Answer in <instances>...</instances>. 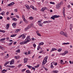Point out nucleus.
<instances>
[{
	"mask_svg": "<svg viewBox=\"0 0 73 73\" xmlns=\"http://www.w3.org/2000/svg\"><path fill=\"white\" fill-rule=\"evenodd\" d=\"M16 16L18 18V19H19V15H16Z\"/></svg>",
	"mask_w": 73,
	"mask_h": 73,
	"instance_id": "603ef678",
	"label": "nucleus"
},
{
	"mask_svg": "<svg viewBox=\"0 0 73 73\" xmlns=\"http://www.w3.org/2000/svg\"><path fill=\"white\" fill-rule=\"evenodd\" d=\"M10 18L9 17H8L7 18V20H10Z\"/></svg>",
	"mask_w": 73,
	"mask_h": 73,
	"instance_id": "0e129e2a",
	"label": "nucleus"
},
{
	"mask_svg": "<svg viewBox=\"0 0 73 73\" xmlns=\"http://www.w3.org/2000/svg\"><path fill=\"white\" fill-rule=\"evenodd\" d=\"M25 6L27 9H30V8H29V7L28 5H25Z\"/></svg>",
	"mask_w": 73,
	"mask_h": 73,
	"instance_id": "2eb2a0df",
	"label": "nucleus"
},
{
	"mask_svg": "<svg viewBox=\"0 0 73 73\" xmlns=\"http://www.w3.org/2000/svg\"><path fill=\"white\" fill-rule=\"evenodd\" d=\"M30 72V71H29L28 70H27L26 71V72H27L28 73H29Z\"/></svg>",
	"mask_w": 73,
	"mask_h": 73,
	"instance_id": "de8ad7c7",
	"label": "nucleus"
},
{
	"mask_svg": "<svg viewBox=\"0 0 73 73\" xmlns=\"http://www.w3.org/2000/svg\"><path fill=\"white\" fill-rule=\"evenodd\" d=\"M14 4H15V3L14 2H13L12 3H11L10 4H9L8 5V6L10 7V6H11L12 5H13Z\"/></svg>",
	"mask_w": 73,
	"mask_h": 73,
	"instance_id": "1a4fd4ad",
	"label": "nucleus"
},
{
	"mask_svg": "<svg viewBox=\"0 0 73 73\" xmlns=\"http://www.w3.org/2000/svg\"><path fill=\"white\" fill-rule=\"evenodd\" d=\"M28 58H25L24 59V63L26 64V63L27 62V61H28Z\"/></svg>",
	"mask_w": 73,
	"mask_h": 73,
	"instance_id": "20e7f679",
	"label": "nucleus"
},
{
	"mask_svg": "<svg viewBox=\"0 0 73 73\" xmlns=\"http://www.w3.org/2000/svg\"><path fill=\"white\" fill-rule=\"evenodd\" d=\"M14 58H16V59H18L19 58V56H15Z\"/></svg>",
	"mask_w": 73,
	"mask_h": 73,
	"instance_id": "c756f323",
	"label": "nucleus"
},
{
	"mask_svg": "<svg viewBox=\"0 0 73 73\" xmlns=\"http://www.w3.org/2000/svg\"><path fill=\"white\" fill-rule=\"evenodd\" d=\"M32 40H33V41H35V40H36V39H35L33 37L32 38Z\"/></svg>",
	"mask_w": 73,
	"mask_h": 73,
	"instance_id": "49530a36",
	"label": "nucleus"
},
{
	"mask_svg": "<svg viewBox=\"0 0 73 73\" xmlns=\"http://www.w3.org/2000/svg\"><path fill=\"white\" fill-rule=\"evenodd\" d=\"M9 24H7V26H6V28L7 29H8L9 28Z\"/></svg>",
	"mask_w": 73,
	"mask_h": 73,
	"instance_id": "412c9836",
	"label": "nucleus"
},
{
	"mask_svg": "<svg viewBox=\"0 0 73 73\" xmlns=\"http://www.w3.org/2000/svg\"><path fill=\"white\" fill-rule=\"evenodd\" d=\"M3 19V17L1 16L0 17V19Z\"/></svg>",
	"mask_w": 73,
	"mask_h": 73,
	"instance_id": "338daca9",
	"label": "nucleus"
},
{
	"mask_svg": "<svg viewBox=\"0 0 73 73\" xmlns=\"http://www.w3.org/2000/svg\"><path fill=\"white\" fill-rule=\"evenodd\" d=\"M0 69L2 70V66L1 65H0Z\"/></svg>",
	"mask_w": 73,
	"mask_h": 73,
	"instance_id": "3c124183",
	"label": "nucleus"
},
{
	"mask_svg": "<svg viewBox=\"0 0 73 73\" xmlns=\"http://www.w3.org/2000/svg\"><path fill=\"white\" fill-rule=\"evenodd\" d=\"M56 49L54 48H53L51 50L50 52H53V50H56Z\"/></svg>",
	"mask_w": 73,
	"mask_h": 73,
	"instance_id": "5701e85b",
	"label": "nucleus"
},
{
	"mask_svg": "<svg viewBox=\"0 0 73 73\" xmlns=\"http://www.w3.org/2000/svg\"><path fill=\"white\" fill-rule=\"evenodd\" d=\"M1 31V32H3V33H5V31L2 30Z\"/></svg>",
	"mask_w": 73,
	"mask_h": 73,
	"instance_id": "13d9d810",
	"label": "nucleus"
},
{
	"mask_svg": "<svg viewBox=\"0 0 73 73\" xmlns=\"http://www.w3.org/2000/svg\"><path fill=\"white\" fill-rule=\"evenodd\" d=\"M68 53V51L66 50L65 52L64 53H63L62 54V55L63 56L64 55H65V54H67Z\"/></svg>",
	"mask_w": 73,
	"mask_h": 73,
	"instance_id": "ddd939ff",
	"label": "nucleus"
},
{
	"mask_svg": "<svg viewBox=\"0 0 73 73\" xmlns=\"http://www.w3.org/2000/svg\"><path fill=\"white\" fill-rule=\"evenodd\" d=\"M50 67H51V68H52V69H53V68H54L53 66V65H51Z\"/></svg>",
	"mask_w": 73,
	"mask_h": 73,
	"instance_id": "79ce46f5",
	"label": "nucleus"
},
{
	"mask_svg": "<svg viewBox=\"0 0 73 73\" xmlns=\"http://www.w3.org/2000/svg\"><path fill=\"white\" fill-rule=\"evenodd\" d=\"M5 40V38H2L0 39V41H1V42H3V41H4Z\"/></svg>",
	"mask_w": 73,
	"mask_h": 73,
	"instance_id": "6ab92c4d",
	"label": "nucleus"
},
{
	"mask_svg": "<svg viewBox=\"0 0 73 73\" xmlns=\"http://www.w3.org/2000/svg\"><path fill=\"white\" fill-rule=\"evenodd\" d=\"M36 45L35 44H33V46L34 47V48H36Z\"/></svg>",
	"mask_w": 73,
	"mask_h": 73,
	"instance_id": "a18cd8bd",
	"label": "nucleus"
},
{
	"mask_svg": "<svg viewBox=\"0 0 73 73\" xmlns=\"http://www.w3.org/2000/svg\"><path fill=\"white\" fill-rule=\"evenodd\" d=\"M69 62L70 64H73V62H71V61H69Z\"/></svg>",
	"mask_w": 73,
	"mask_h": 73,
	"instance_id": "58836bf2",
	"label": "nucleus"
},
{
	"mask_svg": "<svg viewBox=\"0 0 73 73\" xmlns=\"http://www.w3.org/2000/svg\"><path fill=\"white\" fill-rule=\"evenodd\" d=\"M40 48V46L38 45V48H37V50H39V49Z\"/></svg>",
	"mask_w": 73,
	"mask_h": 73,
	"instance_id": "ea45409f",
	"label": "nucleus"
},
{
	"mask_svg": "<svg viewBox=\"0 0 73 73\" xmlns=\"http://www.w3.org/2000/svg\"><path fill=\"white\" fill-rule=\"evenodd\" d=\"M33 24H31V25H28V26L27 27V28H28V29H30V28H31V25H32Z\"/></svg>",
	"mask_w": 73,
	"mask_h": 73,
	"instance_id": "dca6fc26",
	"label": "nucleus"
},
{
	"mask_svg": "<svg viewBox=\"0 0 73 73\" xmlns=\"http://www.w3.org/2000/svg\"><path fill=\"white\" fill-rule=\"evenodd\" d=\"M2 73H5L4 71H3V70L2 71Z\"/></svg>",
	"mask_w": 73,
	"mask_h": 73,
	"instance_id": "774afa93",
	"label": "nucleus"
},
{
	"mask_svg": "<svg viewBox=\"0 0 73 73\" xmlns=\"http://www.w3.org/2000/svg\"><path fill=\"white\" fill-rule=\"evenodd\" d=\"M59 5H62V4H63V2L62 1H61L60 2V3H59Z\"/></svg>",
	"mask_w": 73,
	"mask_h": 73,
	"instance_id": "473e14b6",
	"label": "nucleus"
},
{
	"mask_svg": "<svg viewBox=\"0 0 73 73\" xmlns=\"http://www.w3.org/2000/svg\"><path fill=\"white\" fill-rule=\"evenodd\" d=\"M26 70V68H25L24 69H23L22 70V72H24V71H25V70Z\"/></svg>",
	"mask_w": 73,
	"mask_h": 73,
	"instance_id": "c03bdc74",
	"label": "nucleus"
},
{
	"mask_svg": "<svg viewBox=\"0 0 73 73\" xmlns=\"http://www.w3.org/2000/svg\"><path fill=\"white\" fill-rule=\"evenodd\" d=\"M55 63V62H52L51 64V65H53L54 64V63Z\"/></svg>",
	"mask_w": 73,
	"mask_h": 73,
	"instance_id": "f704fd0d",
	"label": "nucleus"
},
{
	"mask_svg": "<svg viewBox=\"0 0 73 73\" xmlns=\"http://www.w3.org/2000/svg\"><path fill=\"white\" fill-rule=\"evenodd\" d=\"M27 42L25 41L24 42H21L20 43V44H21V45H24V44H27Z\"/></svg>",
	"mask_w": 73,
	"mask_h": 73,
	"instance_id": "0eeeda50",
	"label": "nucleus"
},
{
	"mask_svg": "<svg viewBox=\"0 0 73 73\" xmlns=\"http://www.w3.org/2000/svg\"><path fill=\"white\" fill-rule=\"evenodd\" d=\"M16 43H17V41H15V42H14V45H15V44H16Z\"/></svg>",
	"mask_w": 73,
	"mask_h": 73,
	"instance_id": "052dcab7",
	"label": "nucleus"
},
{
	"mask_svg": "<svg viewBox=\"0 0 73 73\" xmlns=\"http://www.w3.org/2000/svg\"><path fill=\"white\" fill-rule=\"evenodd\" d=\"M22 18L23 19L24 21H25V22L27 23V20H25V17H24V15H22Z\"/></svg>",
	"mask_w": 73,
	"mask_h": 73,
	"instance_id": "9b49d317",
	"label": "nucleus"
},
{
	"mask_svg": "<svg viewBox=\"0 0 73 73\" xmlns=\"http://www.w3.org/2000/svg\"><path fill=\"white\" fill-rule=\"evenodd\" d=\"M51 22H52V21H47V23H51Z\"/></svg>",
	"mask_w": 73,
	"mask_h": 73,
	"instance_id": "e433bc0d",
	"label": "nucleus"
},
{
	"mask_svg": "<svg viewBox=\"0 0 73 73\" xmlns=\"http://www.w3.org/2000/svg\"><path fill=\"white\" fill-rule=\"evenodd\" d=\"M12 20H13L14 21H17V19L16 18H13L12 19Z\"/></svg>",
	"mask_w": 73,
	"mask_h": 73,
	"instance_id": "c85d7f7f",
	"label": "nucleus"
},
{
	"mask_svg": "<svg viewBox=\"0 0 73 73\" xmlns=\"http://www.w3.org/2000/svg\"><path fill=\"white\" fill-rule=\"evenodd\" d=\"M12 44H13V43L12 42H11L9 43V46H11V45H12Z\"/></svg>",
	"mask_w": 73,
	"mask_h": 73,
	"instance_id": "c9c22d12",
	"label": "nucleus"
},
{
	"mask_svg": "<svg viewBox=\"0 0 73 73\" xmlns=\"http://www.w3.org/2000/svg\"><path fill=\"white\" fill-rule=\"evenodd\" d=\"M15 66H11V68H15Z\"/></svg>",
	"mask_w": 73,
	"mask_h": 73,
	"instance_id": "8fccbe9b",
	"label": "nucleus"
},
{
	"mask_svg": "<svg viewBox=\"0 0 73 73\" xmlns=\"http://www.w3.org/2000/svg\"><path fill=\"white\" fill-rule=\"evenodd\" d=\"M43 25V23H39L38 24V25H40V27H42V25Z\"/></svg>",
	"mask_w": 73,
	"mask_h": 73,
	"instance_id": "393cba45",
	"label": "nucleus"
},
{
	"mask_svg": "<svg viewBox=\"0 0 73 73\" xmlns=\"http://www.w3.org/2000/svg\"><path fill=\"white\" fill-rule=\"evenodd\" d=\"M21 65H22V64H19V65L18 66V67H19H19H20V66H21Z\"/></svg>",
	"mask_w": 73,
	"mask_h": 73,
	"instance_id": "5fc2aeb1",
	"label": "nucleus"
},
{
	"mask_svg": "<svg viewBox=\"0 0 73 73\" xmlns=\"http://www.w3.org/2000/svg\"><path fill=\"white\" fill-rule=\"evenodd\" d=\"M29 19L31 20H32V19H33V17H29Z\"/></svg>",
	"mask_w": 73,
	"mask_h": 73,
	"instance_id": "72a5a7b5",
	"label": "nucleus"
},
{
	"mask_svg": "<svg viewBox=\"0 0 73 73\" xmlns=\"http://www.w3.org/2000/svg\"><path fill=\"white\" fill-rule=\"evenodd\" d=\"M9 12H7L6 13L7 15H8V14H9Z\"/></svg>",
	"mask_w": 73,
	"mask_h": 73,
	"instance_id": "e2e57ef3",
	"label": "nucleus"
},
{
	"mask_svg": "<svg viewBox=\"0 0 73 73\" xmlns=\"http://www.w3.org/2000/svg\"><path fill=\"white\" fill-rule=\"evenodd\" d=\"M44 44V43L43 42H41L38 45L39 46H40V45H43Z\"/></svg>",
	"mask_w": 73,
	"mask_h": 73,
	"instance_id": "f3484780",
	"label": "nucleus"
},
{
	"mask_svg": "<svg viewBox=\"0 0 73 73\" xmlns=\"http://www.w3.org/2000/svg\"><path fill=\"white\" fill-rule=\"evenodd\" d=\"M60 35H63V36H66V37H67V34H65V33L63 31L60 32Z\"/></svg>",
	"mask_w": 73,
	"mask_h": 73,
	"instance_id": "f03ea898",
	"label": "nucleus"
},
{
	"mask_svg": "<svg viewBox=\"0 0 73 73\" xmlns=\"http://www.w3.org/2000/svg\"><path fill=\"white\" fill-rule=\"evenodd\" d=\"M26 40H27L26 41H25L26 42H29L30 41H31V39H30V38H29V37H27V38L26 39Z\"/></svg>",
	"mask_w": 73,
	"mask_h": 73,
	"instance_id": "7ed1b4c3",
	"label": "nucleus"
},
{
	"mask_svg": "<svg viewBox=\"0 0 73 73\" xmlns=\"http://www.w3.org/2000/svg\"><path fill=\"white\" fill-rule=\"evenodd\" d=\"M28 29H28V28L27 27L26 28H25V31H27V30H28Z\"/></svg>",
	"mask_w": 73,
	"mask_h": 73,
	"instance_id": "2f4dec72",
	"label": "nucleus"
},
{
	"mask_svg": "<svg viewBox=\"0 0 73 73\" xmlns=\"http://www.w3.org/2000/svg\"><path fill=\"white\" fill-rule=\"evenodd\" d=\"M15 12H17V9H15Z\"/></svg>",
	"mask_w": 73,
	"mask_h": 73,
	"instance_id": "69168bd1",
	"label": "nucleus"
},
{
	"mask_svg": "<svg viewBox=\"0 0 73 73\" xmlns=\"http://www.w3.org/2000/svg\"><path fill=\"white\" fill-rule=\"evenodd\" d=\"M15 60L14 59H13L12 60L10 61V65H12V64H14V62H15Z\"/></svg>",
	"mask_w": 73,
	"mask_h": 73,
	"instance_id": "39448f33",
	"label": "nucleus"
},
{
	"mask_svg": "<svg viewBox=\"0 0 73 73\" xmlns=\"http://www.w3.org/2000/svg\"><path fill=\"white\" fill-rule=\"evenodd\" d=\"M60 61V64H62L63 65H64L65 64L64 63V62H63V60H61Z\"/></svg>",
	"mask_w": 73,
	"mask_h": 73,
	"instance_id": "b1692460",
	"label": "nucleus"
},
{
	"mask_svg": "<svg viewBox=\"0 0 73 73\" xmlns=\"http://www.w3.org/2000/svg\"><path fill=\"white\" fill-rule=\"evenodd\" d=\"M26 34H24L20 36L19 37H25L26 36Z\"/></svg>",
	"mask_w": 73,
	"mask_h": 73,
	"instance_id": "4468645a",
	"label": "nucleus"
},
{
	"mask_svg": "<svg viewBox=\"0 0 73 73\" xmlns=\"http://www.w3.org/2000/svg\"><path fill=\"white\" fill-rule=\"evenodd\" d=\"M52 72H53L54 73H57L58 72V71L56 70H53L52 71Z\"/></svg>",
	"mask_w": 73,
	"mask_h": 73,
	"instance_id": "4be33fe9",
	"label": "nucleus"
},
{
	"mask_svg": "<svg viewBox=\"0 0 73 73\" xmlns=\"http://www.w3.org/2000/svg\"><path fill=\"white\" fill-rule=\"evenodd\" d=\"M36 34H38V33H39V31H36Z\"/></svg>",
	"mask_w": 73,
	"mask_h": 73,
	"instance_id": "09e8293b",
	"label": "nucleus"
},
{
	"mask_svg": "<svg viewBox=\"0 0 73 73\" xmlns=\"http://www.w3.org/2000/svg\"><path fill=\"white\" fill-rule=\"evenodd\" d=\"M58 17H59V16L55 15L52 16L50 19H52L53 20H55V18H58Z\"/></svg>",
	"mask_w": 73,
	"mask_h": 73,
	"instance_id": "f257e3e1",
	"label": "nucleus"
},
{
	"mask_svg": "<svg viewBox=\"0 0 73 73\" xmlns=\"http://www.w3.org/2000/svg\"><path fill=\"white\" fill-rule=\"evenodd\" d=\"M43 23L44 24H45V23H47V21H45Z\"/></svg>",
	"mask_w": 73,
	"mask_h": 73,
	"instance_id": "bf43d9fd",
	"label": "nucleus"
},
{
	"mask_svg": "<svg viewBox=\"0 0 73 73\" xmlns=\"http://www.w3.org/2000/svg\"><path fill=\"white\" fill-rule=\"evenodd\" d=\"M27 66L28 68H29V69H31V68H32V66L29 65H27Z\"/></svg>",
	"mask_w": 73,
	"mask_h": 73,
	"instance_id": "a211bd4d",
	"label": "nucleus"
},
{
	"mask_svg": "<svg viewBox=\"0 0 73 73\" xmlns=\"http://www.w3.org/2000/svg\"><path fill=\"white\" fill-rule=\"evenodd\" d=\"M56 7L57 9H58V8H59L60 7V4H57Z\"/></svg>",
	"mask_w": 73,
	"mask_h": 73,
	"instance_id": "f8f14e48",
	"label": "nucleus"
},
{
	"mask_svg": "<svg viewBox=\"0 0 73 73\" xmlns=\"http://www.w3.org/2000/svg\"><path fill=\"white\" fill-rule=\"evenodd\" d=\"M16 52L17 53H19L20 52V49H18L16 51Z\"/></svg>",
	"mask_w": 73,
	"mask_h": 73,
	"instance_id": "bb28decb",
	"label": "nucleus"
},
{
	"mask_svg": "<svg viewBox=\"0 0 73 73\" xmlns=\"http://www.w3.org/2000/svg\"><path fill=\"white\" fill-rule=\"evenodd\" d=\"M70 29L71 30H72V25H70Z\"/></svg>",
	"mask_w": 73,
	"mask_h": 73,
	"instance_id": "37998d69",
	"label": "nucleus"
},
{
	"mask_svg": "<svg viewBox=\"0 0 73 73\" xmlns=\"http://www.w3.org/2000/svg\"><path fill=\"white\" fill-rule=\"evenodd\" d=\"M17 35V34H13V35H11V37H15Z\"/></svg>",
	"mask_w": 73,
	"mask_h": 73,
	"instance_id": "a878e982",
	"label": "nucleus"
},
{
	"mask_svg": "<svg viewBox=\"0 0 73 73\" xmlns=\"http://www.w3.org/2000/svg\"><path fill=\"white\" fill-rule=\"evenodd\" d=\"M58 52H61V50H62V48H60L58 49Z\"/></svg>",
	"mask_w": 73,
	"mask_h": 73,
	"instance_id": "7c9ffc66",
	"label": "nucleus"
},
{
	"mask_svg": "<svg viewBox=\"0 0 73 73\" xmlns=\"http://www.w3.org/2000/svg\"><path fill=\"white\" fill-rule=\"evenodd\" d=\"M50 4H54L55 3L54 2H50Z\"/></svg>",
	"mask_w": 73,
	"mask_h": 73,
	"instance_id": "4c0bfd02",
	"label": "nucleus"
},
{
	"mask_svg": "<svg viewBox=\"0 0 73 73\" xmlns=\"http://www.w3.org/2000/svg\"><path fill=\"white\" fill-rule=\"evenodd\" d=\"M3 71L4 72H7V70L4 69L3 70Z\"/></svg>",
	"mask_w": 73,
	"mask_h": 73,
	"instance_id": "6e6d98bb",
	"label": "nucleus"
},
{
	"mask_svg": "<svg viewBox=\"0 0 73 73\" xmlns=\"http://www.w3.org/2000/svg\"><path fill=\"white\" fill-rule=\"evenodd\" d=\"M0 15H3V16L4 15V13H1L0 14Z\"/></svg>",
	"mask_w": 73,
	"mask_h": 73,
	"instance_id": "680f3d73",
	"label": "nucleus"
},
{
	"mask_svg": "<svg viewBox=\"0 0 73 73\" xmlns=\"http://www.w3.org/2000/svg\"><path fill=\"white\" fill-rule=\"evenodd\" d=\"M0 49H2V50H3L4 49V48L2 47V46H0Z\"/></svg>",
	"mask_w": 73,
	"mask_h": 73,
	"instance_id": "a19ab883",
	"label": "nucleus"
},
{
	"mask_svg": "<svg viewBox=\"0 0 73 73\" xmlns=\"http://www.w3.org/2000/svg\"><path fill=\"white\" fill-rule=\"evenodd\" d=\"M65 7H64L63 9V13L64 17L65 16Z\"/></svg>",
	"mask_w": 73,
	"mask_h": 73,
	"instance_id": "423d86ee",
	"label": "nucleus"
},
{
	"mask_svg": "<svg viewBox=\"0 0 73 73\" xmlns=\"http://www.w3.org/2000/svg\"><path fill=\"white\" fill-rule=\"evenodd\" d=\"M48 56H46L44 59V60H45L46 61H47V60L48 59Z\"/></svg>",
	"mask_w": 73,
	"mask_h": 73,
	"instance_id": "aec40b11",
	"label": "nucleus"
},
{
	"mask_svg": "<svg viewBox=\"0 0 73 73\" xmlns=\"http://www.w3.org/2000/svg\"><path fill=\"white\" fill-rule=\"evenodd\" d=\"M46 60H43L42 61V65H44L46 63Z\"/></svg>",
	"mask_w": 73,
	"mask_h": 73,
	"instance_id": "6e6552de",
	"label": "nucleus"
},
{
	"mask_svg": "<svg viewBox=\"0 0 73 73\" xmlns=\"http://www.w3.org/2000/svg\"><path fill=\"white\" fill-rule=\"evenodd\" d=\"M37 35H38V36H41V35H40V34L39 33H38L37 34Z\"/></svg>",
	"mask_w": 73,
	"mask_h": 73,
	"instance_id": "864d4df0",
	"label": "nucleus"
},
{
	"mask_svg": "<svg viewBox=\"0 0 73 73\" xmlns=\"http://www.w3.org/2000/svg\"><path fill=\"white\" fill-rule=\"evenodd\" d=\"M17 24V23H13L12 24V26H13L14 28H15V27L16 26V24Z\"/></svg>",
	"mask_w": 73,
	"mask_h": 73,
	"instance_id": "9d476101",
	"label": "nucleus"
},
{
	"mask_svg": "<svg viewBox=\"0 0 73 73\" xmlns=\"http://www.w3.org/2000/svg\"><path fill=\"white\" fill-rule=\"evenodd\" d=\"M32 69H33V70H35L36 69H35V68L34 67H32Z\"/></svg>",
	"mask_w": 73,
	"mask_h": 73,
	"instance_id": "4d7b16f0",
	"label": "nucleus"
},
{
	"mask_svg": "<svg viewBox=\"0 0 73 73\" xmlns=\"http://www.w3.org/2000/svg\"><path fill=\"white\" fill-rule=\"evenodd\" d=\"M45 8L43 7L40 10L41 11H45Z\"/></svg>",
	"mask_w": 73,
	"mask_h": 73,
	"instance_id": "cd10ccee",
	"label": "nucleus"
}]
</instances>
